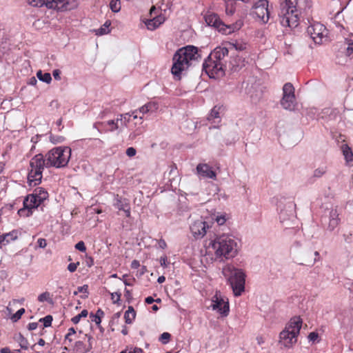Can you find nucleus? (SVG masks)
Wrapping results in <instances>:
<instances>
[{
  "instance_id": "f257e3e1",
  "label": "nucleus",
  "mask_w": 353,
  "mask_h": 353,
  "mask_svg": "<svg viewBox=\"0 0 353 353\" xmlns=\"http://www.w3.org/2000/svg\"><path fill=\"white\" fill-rule=\"evenodd\" d=\"M240 250L239 239L230 233L215 235L209 240L206 247L207 253L213 254L212 259L224 262L236 257Z\"/></svg>"
},
{
  "instance_id": "f03ea898",
  "label": "nucleus",
  "mask_w": 353,
  "mask_h": 353,
  "mask_svg": "<svg viewBox=\"0 0 353 353\" xmlns=\"http://www.w3.org/2000/svg\"><path fill=\"white\" fill-rule=\"evenodd\" d=\"M201 59L199 48L194 46H187L179 49L172 58V74L178 79H181L183 72L194 65Z\"/></svg>"
},
{
  "instance_id": "7ed1b4c3",
  "label": "nucleus",
  "mask_w": 353,
  "mask_h": 353,
  "mask_svg": "<svg viewBox=\"0 0 353 353\" xmlns=\"http://www.w3.org/2000/svg\"><path fill=\"white\" fill-rule=\"evenodd\" d=\"M228 48L224 46L216 47L205 60L203 68L211 78L221 77L224 74L225 67L228 61Z\"/></svg>"
},
{
  "instance_id": "20e7f679",
  "label": "nucleus",
  "mask_w": 353,
  "mask_h": 353,
  "mask_svg": "<svg viewBox=\"0 0 353 353\" xmlns=\"http://www.w3.org/2000/svg\"><path fill=\"white\" fill-rule=\"evenodd\" d=\"M222 273L227 279L234 296H241L245 291V274L243 270L228 264L223 267Z\"/></svg>"
},
{
  "instance_id": "39448f33",
  "label": "nucleus",
  "mask_w": 353,
  "mask_h": 353,
  "mask_svg": "<svg viewBox=\"0 0 353 353\" xmlns=\"http://www.w3.org/2000/svg\"><path fill=\"white\" fill-rule=\"evenodd\" d=\"M302 323L303 321L300 316L292 317L285 329L280 332L279 343L285 347H292L297 342Z\"/></svg>"
},
{
  "instance_id": "423d86ee",
  "label": "nucleus",
  "mask_w": 353,
  "mask_h": 353,
  "mask_svg": "<svg viewBox=\"0 0 353 353\" xmlns=\"http://www.w3.org/2000/svg\"><path fill=\"white\" fill-rule=\"evenodd\" d=\"M298 0H285L281 3L279 13L280 23L283 27L294 28L299 25V12L296 9Z\"/></svg>"
},
{
  "instance_id": "0eeeda50",
  "label": "nucleus",
  "mask_w": 353,
  "mask_h": 353,
  "mask_svg": "<svg viewBox=\"0 0 353 353\" xmlns=\"http://www.w3.org/2000/svg\"><path fill=\"white\" fill-rule=\"evenodd\" d=\"M47 168H61L65 167L71 157V149L67 146L56 147L46 154Z\"/></svg>"
},
{
  "instance_id": "6e6552de",
  "label": "nucleus",
  "mask_w": 353,
  "mask_h": 353,
  "mask_svg": "<svg viewBox=\"0 0 353 353\" xmlns=\"http://www.w3.org/2000/svg\"><path fill=\"white\" fill-rule=\"evenodd\" d=\"M204 19L208 26L214 28L219 32L224 34H230L239 30L243 24V21L239 19L235 23L226 25L221 20L216 14L212 12H207L204 15Z\"/></svg>"
},
{
  "instance_id": "1a4fd4ad",
  "label": "nucleus",
  "mask_w": 353,
  "mask_h": 353,
  "mask_svg": "<svg viewBox=\"0 0 353 353\" xmlns=\"http://www.w3.org/2000/svg\"><path fill=\"white\" fill-rule=\"evenodd\" d=\"M30 167L28 183L30 186H35L41 182L43 171L45 167L47 168L46 157L41 154L35 155L30 161Z\"/></svg>"
},
{
  "instance_id": "9d476101",
  "label": "nucleus",
  "mask_w": 353,
  "mask_h": 353,
  "mask_svg": "<svg viewBox=\"0 0 353 353\" xmlns=\"http://www.w3.org/2000/svg\"><path fill=\"white\" fill-rule=\"evenodd\" d=\"M28 3L32 6H46L49 9L60 11L70 10L77 7L76 0H28Z\"/></svg>"
},
{
  "instance_id": "9b49d317",
  "label": "nucleus",
  "mask_w": 353,
  "mask_h": 353,
  "mask_svg": "<svg viewBox=\"0 0 353 353\" xmlns=\"http://www.w3.org/2000/svg\"><path fill=\"white\" fill-rule=\"evenodd\" d=\"M280 103L285 110L292 111L295 109L297 103L294 94V88L291 83L284 84Z\"/></svg>"
},
{
  "instance_id": "f8f14e48",
  "label": "nucleus",
  "mask_w": 353,
  "mask_h": 353,
  "mask_svg": "<svg viewBox=\"0 0 353 353\" xmlns=\"http://www.w3.org/2000/svg\"><path fill=\"white\" fill-rule=\"evenodd\" d=\"M252 14L260 23L263 24L267 23L270 16L268 1L259 0L253 8Z\"/></svg>"
},
{
  "instance_id": "ddd939ff",
  "label": "nucleus",
  "mask_w": 353,
  "mask_h": 353,
  "mask_svg": "<svg viewBox=\"0 0 353 353\" xmlns=\"http://www.w3.org/2000/svg\"><path fill=\"white\" fill-rule=\"evenodd\" d=\"M42 203L32 194L28 195L23 201V208L19 210L20 216L28 217L32 214V210L38 208Z\"/></svg>"
},
{
  "instance_id": "4468645a",
  "label": "nucleus",
  "mask_w": 353,
  "mask_h": 353,
  "mask_svg": "<svg viewBox=\"0 0 353 353\" xmlns=\"http://www.w3.org/2000/svg\"><path fill=\"white\" fill-rule=\"evenodd\" d=\"M307 33L316 43H321L327 35L326 28L320 23H314L307 30Z\"/></svg>"
},
{
  "instance_id": "2eb2a0df",
  "label": "nucleus",
  "mask_w": 353,
  "mask_h": 353,
  "mask_svg": "<svg viewBox=\"0 0 353 353\" xmlns=\"http://www.w3.org/2000/svg\"><path fill=\"white\" fill-rule=\"evenodd\" d=\"M340 214V210L337 207H334L330 210L328 216L324 217L323 221L327 230L332 232L341 223Z\"/></svg>"
},
{
  "instance_id": "dca6fc26",
  "label": "nucleus",
  "mask_w": 353,
  "mask_h": 353,
  "mask_svg": "<svg viewBox=\"0 0 353 353\" xmlns=\"http://www.w3.org/2000/svg\"><path fill=\"white\" fill-rule=\"evenodd\" d=\"M211 307L223 316H227L229 313V303L219 292H216L213 296Z\"/></svg>"
},
{
  "instance_id": "f3484780",
  "label": "nucleus",
  "mask_w": 353,
  "mask_h": 353,
  "mask_svg": "<svg viewBox=\"0 0 353 353\" xmlns=\"http://www.w3.org/2000/svg\"><path fill=\"white\" fill-rule=\"evenodd\" d=\"M210 228L208 222L203 219H198L194 221L190 225V230L193 236L196 239L203 238Z\"/></svg>"
},
{
  "instance_id": "a211bd4d",
  "label": "nucleus",
  "mask_w": 353,
  "mask_h": 353,
  "mask_svg": "<svg viewBox=\"0 0 353 353\" xmlns=\"http://www.w3.org/2000/svg\"><path fill=\"white\" fill-rule=\"evenodd\" d=\"M223 110L224 108L223 105H217L214 106L210 114L208 115L207 119L212 124H214V128H216V125L221 123Z\"/></svg>"
},
{
  "instance_id": "6ab92c4d",
  "label": "nucleus",
  "mask_w": 353,
  "mask_h": 353,
  "mask_svg": "<svg viewBox=\"0 0 353 353\" xmlns=\"http://www.w3.org/2000/svg\"><path fill=\"white\" fill-rule=\"evenodd\" d=\"M243 66H245V60L239 56H231L230 60L227 63L225 67L226 70H230L233 72L239 71Z\"/></svg>"
},
{
  "instance_id": "aec40b11",
  "label": "nucleus",
  "mask_w": 353,
  "mask_h": 353,
  "mask_svg": "<svg viewBox=\"0 0 353 353\" xmlns=\"http://www.w3.org/2000/svg\"><path fill=\"white\" fill-rule=\"evenodd\" d=\"M197 174L203 178L216 179V173L212 168L206 163H199L196 166Z\"/></svg>"
},
{
  "instance_id": "412c9836",
  "label": "nucleus",
  "mask_w": 353,
  "mask_h": 353,
  "mask_svg": "<svg viewBox=\"0 0 353 353\" xmlns=\"http://www.w3.org/2000/svg\"><path fill=\"white\" fill-rule=\"evenodd\" d=\"M165 21V17L161 15H158L152 19H148L145 21V26L150 30H154L157 28Z\"/></svg>"
},
{
  "instance_id": "4be33fe9",
  "label": "nucleus",
  "mask_w": 353,
  "mask_h": 353,
  "mask_svg": "<svg viewBox=\"0 0 353 353\" xmlns=\"http://www.w3.org/2000/svg\"><path fill=\"white\" fill-rule=\"evenodd\" d=\"M114 206L119 210H123L130 205L129 200L117 194L114 196Z\"/></svg>"
},
{
  "instance_id": "5701e85b",
  "label": "nucleus",
  "mask_w": 353,
  "mask_h": 353,
  "mask_svg": "<svg viewBox=\"0 0 353 353\" xmlns=\"http://www.w3.org/2000/svg\"><path fill=\"white\" fill-rule=\"evenodd\" d=\"M229 49H234L237 51H243L246 49L247 44L241 40H231L226 43Z\"/></svg>"
},
{
  "instance_id": "b1692460",
  "label": "nucleus",
  "mask_w": 353,
  "mask_h": 353,
  "mask_svg": "<svg viewBox=\"0 0 353 353\" xmlns=\"http://www.w3.org/2000/svg\"><path fill=\"white\" fill-rule=\"evenodd\" d=\"M32 194L37 198L39 201H41V203H43L48 197V193L47 191L41 187L36 188L34 190Z\"/></svg>"
},
{
  "instance_id": "393cba45",
  "label": "nucleus",
  "mask_w": 353,
  "mask_h": 353,
  "mask_svg": "<svg viewBox=\"0 0 353 353\" xmlns=\"http://www.w3.org/2000/svg\"><path fill=\"white\" fill-rule=\"evenodd\" d=\"M74 349L79 353H88L90 351V346L87 345L83 341H77L75 342Z\"/></svg>"
},
{
  "instance_id": "a878e982",
  "label": "nucleus",
  "mask_w": 353,
  "mask_h": 353,
  "mask_svg": "<svg viewBox=\"0 0 353 353\" xmlns=\"http://www.w3.org/2000/svg\"><path fill=\"white\" fill-rule=\"evenodd\" d=\"M136 316L135 311L132 306H129L128 310L125 311L124 318L125 323L128 324L132 323Z\"/></svg>"
},
{
  "instance_id": "bb28decb",
  "label": "nucleus",
  "mask_w": 353,
  "mask_h": 353,
  "mask_svg": "<svg viewBox=\"0 0 353 353\" xmlns=\"http://www.w3.org/2000/svg\"><path fill=\"white\" fill-rule=\"evenodd\" d=\"M130 113L121 114L117 116V117L116 119H117V120H119L120 128H121L122 127L127 126L128 123L130 121Z\"/></svg>"
},
{
  "instance_id": "cd10ccee",
  "label": "nucleus",
  "mask_w": 353,
  "mask_h": 353,
  "mask_svg": "<svg viewBox=\"0 0 353 353\" xmlns=\"http://www.w3.org/2000/svg\"><path fill=\"white\" fill-rule=\"evenodd\" d=\"M105 126L108 125L110 128L108 129L104 130V132H114L115 130L120 129L119 120H117V119L109 120L107 122H105Z\"/></svg>"
},
{
  "instance_id": "c85d7f7f",
  "label": "nucleus",
  "mask_w": 353,
  "mask_h": 353,
  "mask_svg": "<svg viewBox=\"0 0 353 353\" xmlns=\"http://www.w3.org/2000/svg\"><path fill=\"white\" fill-rule=\"evenodd\" d=\"M343 154L347 162L353 161V153L351 148L346 144L342 145Z\"/></svg>"
},
{
  "instance_id": "c756f323",
  "label": "nucleus",
  "mask_w": 353,
  "mask_h": 353,
  "mask_svg": "<svg viewBox=\"0 0 353 353\" xmlns=\"http://www.w3.org/2000/svg\"><path fill=\"white\" fill-rule=\"evenodd\" d=\"M37 77L40 81L47 83H50L52 81L50 74L48 72L43 73L41 70L37 72Z\"/></svg>"
},
{
  "instance_id": "7c9ffc66",
  "label": "nucleus",
  "mask_w": 353,
  "mask_h": 353,
  "mask_svg": "<svg viewBox=\"0 0 353 353\" xmlns=\"http://www.w3.org/2000/svg\"><path fill=\"white\" fill-rule=\"evenodd\" d=\"M111 23L110 21H106L105 23L99 29L96 30L97 35H103L110 32V26Z\"/></svg>"
},
{
  "instance_id": "2f4dec72",
  "label": "nucleus",
  "mask_w": 353,
  "mask_h": 353,
  "mask_svg": "<svg viewBox=\"0 0 353 353\" xmlns=\"http://www.w3.org/2000/svg\"><path fill=\"white\" fill-rule=\"evenodd\" d=\"M104 312L99 309L95 314H91L90 316L92 317V321H94L96 324H100L101 322V317L103 316Z\"/></svg>"
},
{
  "instance_id": "473e14b6",
  "label": "nucleus",
  "mask_w": 353,
  "mask_h": 353,
  "mask_svg": "<svg viewBox=\"0 0 353 353\" xmlns=\"http://www.w3.org/2000/svg\"><path fill=\"white\" fill-rule=\"evenodd\" d=\"M327 171V168L325 166H322L314 170L313 172L312 177L314 178H321L323 176Z\"/></svg>"
},
{
  "instance_id": "72a5a7b5",
  "label": "nucleus",
  "mask_w": 353,
  "mask_h": 353,
  "mask_svg": "<svg viewBox=\"0 0 353 353\" xmlns=\"http://www.w3.org/2000/svg\"><path fill=\"white\" fill-rule=\"evenodd\" d=\"M88 311L86 310H83L80 314L72 317L71 321L73 323L77 324L80 321L81 318L86 317L88 316Z\"/></svg>"
},
{
  "instance_id": "f704fd0d",
  "label": "nucleus",
  "mask_w": 353,
  "mask_h": 353,
  "mask_svg": "<svg viewBox=\"0 0 353 353\" xmlns=\"http://www.w3.org/2000/svg\"><path fill=\"white\" fill-rule=\"evenodd\" d=\"M77 290L79 293L83 294L82 295H81V299H86L88 297L89 292H88V285H83L82 286H79L77 288Z\"/></svg>"
},
{
  "instance_id": "c9c22d12",
  "label": "nucleus",
  "mask_w": 353,
  "mask_h": 353,
  "mask_svg": "<svg viewBox=\"0 0 353 353\" xmlns=\"http://www.w3.org/2000/svg\"><path fill=\"white\" fill-rule=\"evenodd\" d=\"M17 341L19 343L20 347L22 349L27 350L28 348V342L21 334H19L17 337Z\"/></svg>"
},
{
  "instance_id": "e433bc0d",
  "label": "nucleus",
  "mask_w": 353,
  "mask_h": 353,
  "mask_svg": "<svg viewBox=\"0 0 353 353\" xmlns=\"http://www.w3.org/2000/svg\"><path fill=\"white\" fill-rule=\"evenodd\" d=\"M110 9L112 12H117L121 9L119 0H112L110 3Z\"/></svg>"
},
{
  "instance_id": "4c0bfd02",
  "label": "nucleus",
  "mask_w": 353,
  "mask_h": 353,
  "mask_svg": "<svg viewBox=\"0 0 353 353\" xmlns=\"http://www.w3.org/2000/svg\"><path fill=\"white\" fill-rule=\"evenodd\" d=\"M50 141L54 144H58L63 143L65 141V138L59 135L50 134Z\"/></svg>"
},
{
  "instance_id": "58836bf2",
  "label": "nucleus",
  "mask_w": 353,
  "mask_h": 353,
  "mask_svg": "<svg viewBox=\"0 0 353 353\" xmlns=\"http://www.w3.org/2000/svg\"><path fill=\"white\" fill-rule=\"evenodd\" d=\"M25 312V309L24 308H21L19 309L15 314H14L12 317H11V319L13 322H17V321H19L21 316L24 314Z\"/></svg>"
},
{
  "instance_id": "ea45409f",
  "label": "nucleus",
  "mask_w": 353,
  "mask_h": 353,
  "mask_svg": "<svg viewBox=\"0 0 353 353\" xmlns=\"http://www.w3.org/2000/svg\"><path fill=\"white\" fill-rule=\"evenodd\" d=\"M105 127V122H96L93 124V128L97 130L99 133L104 132Z\"/></svg>"
},
{
  "instance_id": "a19ab883",
  "label": "nucleus",
  "mask_w": 353,
  "mask_h": 353,
  "mask_svg": "<svg viewBox=\"0 0 353 353\" xmlns=\"http://www.w3.org/2000/svg\"><path fill=\"white\" fill-rule=\"evenodd\" d=\"M170 337H171L170 334H169L168 332H163V334H161L159 341L163 344H166L169 342Z\"/></svg>"
},
{
  "instance_id": "79ce46f5",
  "label": "nucleus",
  "mask_w": 353,
  "mask_h": 353,
  "mask_svg": "<svg viewBox=\"0 0 353 353\" xmlns=\"http://www.w3.org/2000/svg\"><path fill=\"white\" fill-rule=\"evenodd\" d=\"M120 353H143V351L139 347H130L121 351Z\"/></svg>"
},
{
  "instance_id": "37998d69",
  "label": "nucleus",
  "mask_w": 353,
  "mask_h": 353,
  "mask_svg": "<svg viewBox=\"0 0 353 353\" xmlns=\"http://www.w3.org/2000/svg\"><path fill=\"white\" fill-rule=\"evenodd\" d=\"M43 323V326L48 327L51 325L52 321V317L50 315H48L40 320Z\"/></svg>"
},
{
  "instance_id": "c03bdc74",
  "label": "nucleus",
  "mask_w": 353,
  "mask_h": 353,
  "mask_svg": "<svg viewBox=\"0 0 353 353\" xmlns=\"http://www.w3.org/2000/svg\"><path fill=\"white\" fill-rule=\"evenodd\" d=\"M110 295L113 303L116 304L119 303L121 296V294L120 292H112L110 293Z\"/></svg>"
},
{
  "instance_id": "a18cd8bd",
  "label": "nucleus",
  "mask_w": 353,
  "mask_h": 353,
  "mask_svg": "<svg viewBox=\"0 0 353 353\" xmlns=\"http://www.w3.org/2000/svg\"><path fill=\"white\" fill-rule=\"evenodd\" d=\"M83 141H86V142H88V141H92L93 143L96 145V146H99V147H102L103 145V141L102 140H101L100 139H83L82 140Z\"/></svg>"
},
{
  "instance_id": "49530a36",
  "label": "nucleus",
  "mask_w": 353,
  "mask_h": 353,
  "mask_svg": "<svg viewBox=\"0 0 353 353\" xmlns=\"http://www.w3.org/2000/svg\"><path fill=\"white\" fill-rule=\"evenodd\" d=\"M150 112H156L159 108V104L155 101H150L147 103Z\"/></svg>"
},
{
  "instance_id": "de8ad7c7",
  "label": "nucleus",
  "mask_w": 353,
  "mask_h": 353,
  "mask_svg": "<svg viewBox=\"0 0 353 353\" xmlns=\"http://www.w3.org/2000/svg\"><path fill=\"white\" fill-rule=\"evenodd\" d=\"M347 43L348 44V46L347 47L345 53L347 57H351L353 55V43H350L349 41H347Z\"/></svg>"
},
{
  "instance_id": "09e8293b",
  "label": "nucleus",
  "mask_w": 353,
  "mask_h": 353,
  "mask_svg": "<svg viewBox=\"0 0 353 353\" xmlns=\"http://www.w3.org/2000/svg\"><path fill=\"white\" fill-rule=\"evenodd\" d=\"M215 221L219 225H223L226 221L225 216L223 214L218 215L216 216Z\"/></svg>"
},
{
  "instance_id": "8fccbe9b",
  "label": "nucleus",
  "mask_w": 353,
  "mask_h": 353,
  "mask_svg": "<svg viewBox=\"0 0 353 353\" xmlns=\"http://www.w3.org/2000/svg\"><path fill=\"white\" fill-rule=\"evenodd\" d=\"M75 248L81 252H85L86 247L83 241H79L75 245Z\"/></svg>"
},
{
  "instance_id": "3c124183",
  "label": "nucleus",
  "mask_w": 353,
  "mask_h": 353,
  "mask_svg": "<svg viewBox=\"0 0 353 353\" xmlns=\"http://www.w3.org/2000/svg\"><path fill=\"white\" fill-rule=\"evenodd\" d=\"M319 337V334L316 332H310L307 336L310 341L314 343L317 341Z\"/></svg>"
},
{
  "instance_id": "603ef678",
  "label": "nucleus",
  "mask_w": 353,
  "mask_h": 353,
  "mask_svg": "<svg viewBox=\"0 0 353 353\" xmlns=\"http://www.w3.org/2000/svg\"><path fill=\"white\" fill-rule=\"evenodd\" d=\"M49 296L50 294L48 292H43L38 296V301L39 302H43L45 301H47L49 298Z\"/></svg>"
},
{
  "instance_id": "864d4df0",
  "label": "nucleus",
  "mask_w": 353,
  "mask_h": 353,
  "mask_svg": "<svg viewBox=\"0 0 353 353\" xmlns=\"http://www.w3.org/2000/svg\"><path fill=\"white\" fill-rule=\"evenodd\" d=\"M79 265V263H71L68 265V270L70 272H74L76 271L77 266Z\"/></svg>"
},
{
  "instance_id": "5fc2aeb1",
  "label": "nucleus",
  "mask_w": 353,
  "mask_h": 353,
  "mask_svg": "<svg viewBox=\"0 0 353 353\" xmlns=\"http://www.w3.org/2000/svg\"><path fill=\"white\" fill-rule=\"evenodd\" d=\"M137 153V151L136 150L132 148V147H130L128 148L127 150H126V154L129 157H134Z\"/></svg>"
},
{
  "instance_id": "6e6d98bb",
  "label": "nucleus",
  "mask_w": 353,
  "mask_h": 353,
  "mask_svg": "<svg viewBox=\"0 0 353 353\" xmlns=\"http://www.w3.org/2000/svg\"><path fill=\"white\" fill-rule=\"evenodd\" d=\"M38 246L41 248H44L47 245L46 240L43 238H39L37 240Z\"/></svg>"
},
{
  "instance_id": "4d7b16f0",
  "label": "nucleus",
  "mask_w": 353,
  "mask_h": 353,
  "mask_svg": "<svg viewBox=\"0 0 353 353\" xmlns=\"http://www.w3.org/2000/svg\"><path fill=\"white\" fill-rule=\"evenodd\" d=\"M138 111L141 113H142L143 114H146L148 112H150V110L149 109L147 103L145 104L144 105L141 106L139 110Z\"/></svg>"
},
{
  "instance_id": "13d9d810",
  "label": "nucleus",
  "mask_w": 353,
  "mask_h": 353,
  "mask_svg": "<svg viewBox=\"0 0 353 353\" xmlns=\"http://www.w3.org/2000/svg\"><path fill=\"white\" fill-rule=\"evenodd\" d=\"M84 337H85V339H88V343L86 345L90 346V350H91L92 349V345H93V341H94L93 337L88 334H85Z\"/></svg>"
},
{
  "instance_id": "bf43d9fd",
  "label": "nucleus",
  "mask_w": 353,
  "mask_h": 353,
  "mask_svg": "<svg viewBox=\"0 0 353 353\" xmlns=\"http://www.w3.org/2000/svg\"><path fill=\"white\" fill-rule=\"evenodd\" d=\"M160 264L163 268H167L168 266V259L166 256H162L160 258Z\"/></svg>"
},
{
  "instance_id": "052dcab7",
  "label": "nucleus",
  "mask_w": 353,
  "mask_h": 353,
  "mask_svg": "<svg viewBox=\"0 0 353 353\" xmlns=\"http://www.w3.org/2000/svg\"><path fill=\"white\" fill-rule=\"evenodd\" d=\"M60 74H61V72L59 70L57 69V70H54L53 72H52V75L54 77V78L56 79V80H61V77H60Z\"/></svg>"
},
{
  "instance_id": "680f3d73",
  "label": "nucleus",
  "mask_w": 353,
  "mask_h": 353,
  "mask_svg": "<svg viewBox=\"0 0 353 353\" xmlns=\"http://www.w3.org/2000/svg\"><path fill=\"white\" fill-rule=\"evenodd\" d=\"M154 301L156 302H160L161 300L159 299H157V300H154L152 296H148L146 299H145V303H148V304H152L153 303Z\"/></svg>"
},
{
  "instance_id": "e2e57ef3",
  "label": "nucleus",
  "mask_w": 353,
  "mask_h": 353,
  "mask_svg": "<svg viewBox=\"0 0 353 353\" xmlns=\"http://www.w3.org/2000/svg\"><path fill=\"white\" fill-rule=\"evenodd\" d=\"M279 218L281 222H283L286 220V214L285 212L283 210H281L280 212Z\"/></svg>"
},
{
  "instance_id": "0e129e2a",
  "label": "nucleus",
  "mask_w": 353,
  "mask_h": 353,
  "mask_svg": "<svg viewBox=\"0 0 353 353\" xmlns=\"http://www.w3.org/2000/svg\"><path fill=\"white\" fill-rule=\"evenodd\" d=\"M37 327V323H30L28 324V330H34Z\"/></svg>"
},
{
  "instance_id": "69168bd1",
  "label": "nucleus",
  "mask_w": 353,
  "mask_h": 353,
  "mask_svg": "<svg viewBox=\"0 0 353 353\" xmlns=\"http://www.w3.org/2000/svg\"><path fill=\"white\" fill-rule=\"evenodd\" d=\"M123 211L124 212L126 217H130V206H128V208H126L125 209L123 210Z\"/></svg>"
},
{
  "instance_id": "338daca9",
  "label": "nucleus",
  "mask_w": 353,
  "mask_h": 353,
  "mask_svg": "<svg viewBox=\"0 0 353 353\" xmlns=\"http://www.w3.org/2000/svg\"><path fill=\"white\" fill-rule=\"evenodd\" d=\"M159 245L161 248L164 249L166 248V243L164 240L161 239L159 242Z\"/></svg>"
},
{
  "instance_id": "774afa93",
  "label": "nucleus",
  "mask_w": 353,
  "mask_h": 353,
  "mask_svg": "<svg viewBox=\"0 0 353 353\" xmlns=\"http://www.w3.org/2000/svg\"><path fill=\"white\" fill-rule=\"evenodd\" d=\"M256 341L259 345H262L265 342L264 339L261 336L256 337Z\"/></svg>"
}]
</instances>
